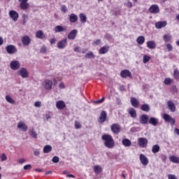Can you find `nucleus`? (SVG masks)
I'll use <instances>...</instances> for the list:
<instances>
[{"label":"nucleus","mask_w":179,"mask_h":179,"mask_svg":"<svg viewBox=\"0 0 179 179\" xmlns=\"http://www.w3.org/2000/svg\"><path fill=\"white\" fill-rule=\"evenodd\" d=\"M9 15L10 17H11L14 22H17V19H19V14L15 10H10Z\"/></svg>","instance_id":"15"},{"label":"nucleus","mask_w":179,"mask_h":179,"mask_svg":"<svg viewBox=\"0 0 179 179\" xmlns=\"http://www.w3.org/2000/svg\"><path fill=\"white\" fill-rule=\"evenodd\" d=\"M120 76L121 78H123V79L127 78H132V73L131 71H129V70L125 69L120 72Z\"/></svg>","instance_id":"10"},{"label":"nucleus","mask_w":179,"mask_h":179,"mask_svg":"<svg viewBox=\"0 0 179 179\" xmlns=\"http://www.w3.org/2000/svg\"><path fill=\"white\" fill-rule=\"evenodd\" d=\"M167 26L166 21H159L155 23L156 29H163V27H166Z\"/></svg>","instance_id":"19"},{"label":"nucleus","mask_w":179,"mask_h":179,"mask_svg":"<svg viewBox=\"0 0 179 179\" xmlns=\"http://www.w3.org/2000/svg\"><path fill=\"white\" fill-rule=\"evenodd\" d=\"M141 110L145 113H149V111H150V106H149V104L148 103H144L141 106Z\"/></svg>","instance_id":"31"},{"label":"nucleus","mask_w":179,"mask_h":179,"mask_svg":"<svg viewBox=\"0 0 179 179\" xmlns=\"http://www.w3.org/2000/svg\"><path fill=\"white\" fill-rule=\"evenodd\" d=\"M127 6H128V8H132V2L128 1L127 3Z\"/></svg>","instance_id":"63"},{"label":"nucleus","mask_w":179,"mask_h":179,"mask_svg":"<svg viewBox=\"0 0 179 179\" xmlns=\"http://www.w3.org/2000/svg\"><path fill=\"white\" fill-rule=\"evenodd\" d=\"M166 48L169 52H170L171 51H173V45L170 43L166 44Z\"/></svg>","instance_id":"49"},{"label":"nucleus","mask_w":179,"mask_h":179,"mask_svg":"<svg viewBox=\"0 0 179 179\" xmlns=\"http://www.w3.org/2000/svg\"><path fill=\"white\" fill-rule=\"evenodd\" d=\"M168 178L169 179H178V178H177V176H176V175H173V174L168 175Z\"/></svg>","instance_id":"52"},{"label":"nucleus","mask_w":179,"mask_h":179,"mask_svg":"<svg viewBox=\"0 0 179 179\" xmlns=\"http://www.w3.org/2000/svg\"><path fill=\"white\" fill-rule=\"evenodd\" d=\"M136 41L138 44H139L140 45H142V44L145 43V36H138L136 39Z\"/></svg>","instance_id":"38"},{"label":"nucleus","mask_w":179,"mask_h":179,"mask_svg":"<svg viewBox=\"0 0 179 179\" xmlns=\"http://www.w3.org/2000/svg\"><path fill=\"white\" fill-rule=\"evenodd\" d=\"M140 162L143 166H148L149 164V159L143 154L140 155Z\"/></svg>","instance_id":"12"},{"label":"nucleus","mask_w":179,"mask_h":179,"mask_svg":"<svg viewBox=\"0 0 179 179\" xmlns=\"http://www.w3.org/2000/svg\"><path fill=\"white\" fill-rule=\"evenodd\" d=\"M172 90H173V92H174L175 93H177V92H178V90H177V86H176V85H173V86H172Z\"/></svg>","instance_id":"57"},{"label":"nucleus","mask_w":179,"mask_h":179,"mask_svg":"<svg viewBox=\"0 0 179 179\" xmlns=\"http://www.w3.org/2000/svg\"><path fill=\"white\" fill-rule=\"evenodd\" d=\"M66 177L67 178H75V175H73V174H67V175L66 176Z\"/></svg>","instance_id":"59"},{"label":"nucleus","mask_w":179,"mask_h":179,"mask_svg":"<svg viewBox=\"0 0 179 179\" xmlns=\"http://www.w3.org/2000/svg\"><path fill=\"white\" fill-rule=\"evenodd\" d=\"M30 169H31V166L30 164L24 166V170H30Z\"/></svg>","instance_id":"54"},{"label":"nucleus","mask_w":179,"mask_h":179,"mask_svg":"<svg viewBox=\"0 0 179 179\" xmlns=\"http://www.w3.org/2000/svg\"><path fill=\"white\" fill-rule=\"evenodd\" d=\"M55 33H61L62 31H66V27H64L61 25H57L55 27Z\"/></svg>","instance_id":"27"},{"label":"nucleus","mask_w":179,"mask_h":179,"mask_svg":"<svg viewBox=\"0 0 179 179\" xmlns=\"http://www.w3.org/2000/svg\"><path fill=\"white\" fill-rule=\"evenodd\" d=\"M99 120L101 123L106 122V120H107V112L102 110L99 117Z\"/></svg>","instance_id":"22"},{"label":"nucleus","mask_w":179,"mask_h":179,"mask_svg":"<svg viewBox=\"0 0 179 179\" xmlns=\"http://www.w3.org/2000/svg\"><path fill=\"white\" fill-rule=\"evenodd\" d=\"M69 20L71 23H76L78 22V15L73 13H71L69 15Z\"/></svg>","instance_id":"26"},{"label":"nucleus","mask_w":179,"mask_h":179,"mask_svg":"<svg viewBox=\"0 0 179 179\" xmlns=\"http://www.w3.org/2000/svg\"><path fill=\"white\" fill-rule=\"evenodd\" d=\"M101 139L104 141L103 144L106 148L108 149H113V148H114L115 141L111 135L103 134L101 136Z\"/></svg>","instance_id":"1"},{"label":"nucleus","mask_w":179,"mask_h":179,"mask_svg":"<svg viewBox=\"0 0 179 179\" xmlns=\"http://www.w3.org/2000/svg\"><path fill=\"white\" fill-rule=\"evenodd\" d=\"M168 104V107L169 108V110L172 112L174 113V111H176V105L174 104V102H173V101L169 100L167 102Z\"/></svg>","instance_id":"24"},{"label":"nucleus","mask_w":179,"mask_h":179,"mask_svg":"<svg viewBox=\"0 0 179 179\" xmlns=\"http://www.w3.org/2000/svg\"><path fill=\"white\" fill-rule=\"evenodd\" d=\"M93 170L94 171V173H96V174H100V173H101V171H103V169L101 168V166H100V165H96L93 167Z\"/></svg>","instance_id":"33"},{"label":"nucleus","mask_w":179,"mask_h":179,"mask_svg":"<svg viewBox=\"0 0 179 179\" xmlns=\"http://www.w3.org/2000/svg\"><path fill=\"white\" fill-rule=\"evenodd\" d=\"M17 127L19 129H21V131H23V132H26L27 129H29V127H27V125H26V124L23 122H18Z\"/></svg>","instance_id":"16"},{"label":"nucleus","mask_w":179,"mask_h":179,"mask_svg":"<svg viewBox=\"0 0 179 179\" xmlns=\"http://www.w3.org/2000/svg\"><path fill=\"white\" fill-rule=\"evenodd\" d=\"M36 37L37 38H40L41 40H43V38H45V35L44 34V32H43V31L39 30V31H36Z\"/></svg>","instance_id":"30"},{"label":"nucleus","mask_w":179,"mask_h":179,"mask_svg":"<svg viewBox=\"0 0 179 179\" xmlns=\"http://www.w3.org/2000/svg\"><path fill=\"white\" fill-rule=\"evenodd\" d=\"M61 10L62 12H64V13H66V12H68V8H66V6L65 5L61 6Z\"/></svg>","instance_id":"48"},{"label":"nucleus","mask_w":179,"mask_h":179,"mask_svg":"<svg viewBox=\"0 0 179 179\" xmlns=\"http://www.w3.org/2000/svg\"><path fill=\"white\" fill-rule=\"evenodd\" d=\"M6 51L8 54H15L17 52V48L13 45H8L6 47Z\"/></svg>","instance_id":"4"},{"label":"nucleus","mask_w":179,"mask_h":179,"mask_svg":"<svg viewBox=\"0 0 179 179\" xmlns=\"http://www.w3.org/2000/svg\"><path fill=\"white\" fill-rule=\"evenodd\" d=\"M147 47H148L150 50H153L156 48V43L154 41H148L147 42Z\"/></svg>","instance_id":"34"},{"label":"nucleus","mask_w":179,"mask_h":179,"mask_svg":"<svg viewBox=\"0 0 179 179\" xmlns=\"http://www.w3.org/2000/svg\"><path fill=\"white\" fill-rule=\"evenodd\" d=\"M18 74L20 75V76H22V78H29V72L24 68H22L20 71H18Z\"/></svg>","instance_id":"14"},{"label":"nucleus","mask_w":179,"mask_h":179,"mask_svg":"<svg viewBox=\"0 0 179 179\" xmlns=\"http://www.w3.org/2000/svg\"><path fill=\"white\" fill-rule=\"evenodd\" d=\"M79 16L81 23H86V20H87L86 15H85L83 13H80Z\"/></svg>","instance_id":"39"},{"label":"nucleus","mask_w":179,"mask_h":179,"mask_svg":"<svg viewBox=\"0 0 179 179\" xmlns=\"http://www.w3.org/2000/svg\"><path fill=\"white\" fill-rule=\"evenodd\" d=\"M122 143L124 146H125V148H129V146L132 145V143L128 138H124L122 141Z\"/></svg>","instance_id":"29"},{"label":"nucleus","mask_w":179,"mask_h":179,"mask_svg":"<svg viewBox=\"0 0 179 179\" xmlns=\"http://www.w3.org/2000/svg\"><path fill=\"white\" fill-rule=\"evenodd\" d=\"M75 128L76 129H80L82 128V125L80 124V122H78V121L75 122Z\"/></svg>","instance_id":"47"},{"label":"nucleus","mask_w":179,"mask_h":179,"mask_svg":"<svg viewBox=\"0 0 179 179\" xmlns=\"http://www.w3.org/2000/svg\"><path fill=\"white\" fill-rule=\"evenodd\" d=\"M148 12H150V13L156 15L157 13H160V8H159V6L154 4L150 7Z\"/></svg>","instance_id":"5"},{"label":"nucleus","mask_w":179,"mask_h":179,"mask_svg":"<svg viewBox=\"0 0 179 179\" xmlns=\"http://www.w3.org/2000/svg\"><path fill=\"white\" fill-rule=\"evenodd\" d=\"M174 132L175 134H176V135L179 136V129L175 128Z\"/></svg>","instance_id":"64"},{"label":"nucleus","mask_w":179,"mask_h":179,"mask_svg":"<svg viewBox=\"0 0 179 179\" xmlns=\"http://www.w3.org/2000/svg\"><path fill=\"white\" fill-rule=\"evenodd\" d=\"M34 156H40V151L38 150L34 151Z\"/></svg>","instance_id":"58"},{"label":"nucleus","mask_w":179,"mask_h":179,"mask_svg":"<svg viewBox=\"0 0 179 179\" xmlns=\"http://www.w3.org/2000/svg\"><path fill=\"white\" fill-rule=\"evenodd\" d=\"M19 2H20V9H22V10H26L27 9L29 8V3L28 1L29 0H18Z\"/></svg>","instance_id":"8"},{"label":"nucleus","mask_w":179,"mask_h":179,"mask_svg":"<svg viewBox=\"0 0 179 179\" xmlns=\"http://www.w3.org/2000/svg\"><path fill=\"white\" fill-rule=\"evenodd\" d=\"M31 41V39H30V37L28 36H24L22 38V43L23 45H29Z\"/></svg>","instance_id":"21"},{"label":"nucleus","mask_w":179,"mask_h":179,"mask_svg":"<svg viewBox=\"0 0 179 179\" xmlns=\"http://www.w3.org/2000/svg\"><path fill=\"white\" fill-rule=\"evenodd\" d=\"M128 113L131 118H136V110L134 108H131L128 110Z\"/></svg>","instance_id":"28"},{"label":"nucleus","mask_w":179,"mask_h":179,"mask_svg":"<svg viewBox=\"0 0 179 179\" xmlns=\"http://www.w3.org/2000/svg\"><path fill=\"white\" fill-rule=\"evenodd\" d=\"M59 87H60V89H65V85L64 83H60Z\"/></svg>","instance_id":"62"},{"label":"nucleus","mask_w":179,"mask_h":179,"mask_svg":"<svg viewBox=\"0 0 179 179\" xmlns=\"http://www.w3.org/2000/svg\"><path fill=\"white\" fill-rule=\"evenodd\" d=\"M110 130L113 134H117L121 132V126L117 123H115L110 126Z\"/></svg>","instance_id":"3"},{"label":"nucleus","mask_w":179,"mask_h":179,"mask_svg":"<svg viewBox=\"0 0 179 179\" xmlns=\"http://www.w3.org/2000/svg\"><path fill=\"white\" fill-rule=\"evenodd\" d=\"M138 145L140 148H146L148 145V139L143 137L138 138Z\"/></svg>","instance_id":"13"},{"label":"nucleus","mask_w":179,"mask_h":179,"mask_svg":"<svg viewBox=\"0 0 179 179\" xmlns=\"http://www.w3.org/2000/svg\"><path fill=\"white\" fill-rule=\"evenodd\" d=\"M68 45V39L64 38L62 41H59L57 43V48L59 50H64L65 47Z\"/></svg>","instance_id":"7"},{"label":"nucleus","mask_w":179,"mask_h":179,"mask_svg":"<svg viewBox=\"0 0 179 179\" xmlns=\"http://www.w3.org/2000/svg\"><path fill=\"white\" fill-rule=\"evenodd\" d=\"M152 153H159L160 152V146L159 145H155L152 148Z\"/></svg>","instance_id":"37"},{"label":"nucleus","mask_w":179,"mask_h":179,"mask_svg":"<svg viewBox=\"0 0 179 179\" xmlns=\"http://www.w3.org/2000/svg\"><path fill=\"white\" fill-rule=\"evenodd\" d=\"M56 41H57V39H55V38H52L51 40H50V44H54L55 43H56Z\"/></svg>","instance_id":"61"},{"label":"nucleus","mask_w":179,"mask_h":179,"mask_svg":"<svg viewBox=\"0 0 179 179\" xmlns=\"http://www.w3.org/2000/svg\"><path fill=\"white\" fill-rule=\"evenodd\" d=\"M41 54H45L47 52V47L45 45H43L40 50Z\"/></svg>","instance_id":"46"},{"label":"nucleus","mask_w":179,"mask_h":179,"mask_svg":"<svg viewBox=\"0 0 179 179\" xmlns=\"http://www.w3.org/2000/svg\"><path fill=\"white\" fill-rule=\"evenodd\" d=\"M52 162L53 163H58L59 162V157H58L57 156L53 157V158L52 159Z\"/></svg>","instance_id":"50"},{"label":"nucleus","mask_w":179,"mask_h":179,"mask_svg":"<svg viewBox=\"0 0 179 179\" xmlns=\"http://www.w3.org/2000/svg\"><path fill=\"white\" fill-rule=\"evenodd\" d=\"M56 107L58 108V110H64V108L66 107V105L64 101H58L56 103Z\"/></svg>","instance_id":"20"},{"label":"nucleus","mask_w":179,"mask_h":179,"mask_svg":"<svg viewBox=\"0 0 179 179\" xmlns=\"http://www.w3.org/2000/svg\"><path fill=\"white\" fill-rule=\"evenodd\" d=\"M85 58H87L88 59H93L94 58V54L93 52H89L85 54Z\"/></svg>","instance_id":"40"},{"label":"nucleus","mask_w":179,"mask_h":179,"mask_svg":"<svg viewBox=\"0 0 179 179\" xmlns=\"http://www.w3.org/2000/svg\"><path fill=\"white\" fill-rule=\"evenodd\" d=\"M6 100L8 103H10V104H15V101L10 97L9 95L6 96Z\"/></svg>","instance_id":"41"},{"label":"nucleus","mask_w":179,"mask_h":179,"mask_svg":"<svg viewBox=\"0 0 179 179\" xmlns=\"http://www.w3.org/2000/svg\"><path fill=\"white\" fill-rule=\"evenodd\" d=\"M43 86L45 90H51L52 89V80H45L43 83Z\"/></svg>","instance_id":"9"},{"label":"nucleus","mask_w":179,"mask_h":179,"mask_svg":"<svg viewBox=\"0 0 179 179\" xmlns=\"http://www.w3.org/2000/svg\"><path fill=\"white\" fill-rule=\"evenodd\" d=\"M100 43H101V39H97L96 41H94V44H95V45H99Z\"/></svg>","instance_id":"56"},{"label":"nucleus","mask_w":179,"mask_h":179,"mask_svg":"<svg viewBox=\"0 0 179 179\" xmlns=\"http://www.w3.org/2000/svg\"><path fill=\"white\" fill-rule=\"evenodd\" d=\"M78 35V29L72 30L68 35L69 40H75Z\"/></svg>","instance_id":"17"},{"label":"nucleus","mask_w":179,"mask_h":179,"mask_svg":"<svg viewBox=\"0 0 179 179\" xmlns=\"http://www.w3.org/2000/svg\"><path fill=\"white\" fill-rule=\"evenodd\" d=\"M25 162H26V159L23 158L18 160V163H20V164H23V163H24Z\"/></svg>","instance_id":"60"},{"label":"nucleus","mask_w":179,"mask_h":179,"mask_svg":"<svg viewBox=\"0 0 179 179\" xmlns=\"http://www.w3.org/2000/svg\"><path fill=\"white\" fill-rule=\"evenodd\" d=\"M169 160L172 163H178V164H179V157H176V156H174V155L171 156L169 157Z\"/></svg>","instance_id":"36"},{"label":"nucleus","mask_w":179,"mask_h":179,"mask_svg":"<svg viewBox=\"0 0 179 179\" xmlns=\"http://www.w3.org/2000/svg\"><path fill=\"white\" fill-rule=\"evenodd\" d=\"M130 103L132 107H134V108H138L139 107V101H138L135 97L131 98Z\"/></svg>","instance_id":"18"},{"label":"nucleus","mask_w":179,"mask_h":179,"mask_svg":"<svg viewBox=\"0 0 179 179\" xmlns=\"http://www.w3.org/2000/svg\"><path fill=\"white\" fill-rule=\"evenodd\" d=\"M104 99H105V98L102 97L101 99L94 101V103L95 104H101V103H103V101H104Z\"/></svg>","instance_id":"51"},{"label":"nucleus","mask_w":179,"mask_h":179,"mask_svg":"<svg viewBox=\"0 0 179 179\" xmlns=\"http://www.w3.org/2000/svg\"><path fill=\"white\" fill-rule=\"evenodd\" d=\"M140 124H143V125H146L148 122H149V115L146 114H143L139 117Z\"/></svg>","instance_id":"6"},{"label":"nucleus","mask_w":179,"mask_h":179,"mask_svg":"<svg viewBox=\"0 0 179 179\" xmlns=\"http://www.w3.org/2000/svg\"><path fill=\"white\" fill-rule=\"evenodd\" d=\"M149 61H150V57L148 56V55H145L143 57V64H148V62H149Z\"/></svg>","instance_id":"43"},{"label":"nucleus","mask_w":179,"mask_h":179,"mask_svg":"<svg viewBox=\"0 0 179 179\" xmlns=\"http://www.w3.org/2000/svg\"><path fill=\"white\" fill-rule=\"evenodd\" d=\"M52 150V147L50 145H46L43 148V153H50Z\"/></svg>","instance_id":"35"},{"label":"nucleus","mask_w":179,"mask_h":179,"mask_svg":"<svg viewBox=\"0 0 179 179\" xmlns=\"http://www.w3.org/2000/svg\"><path fill=\"white\" fill-rule=\"evenodd\" d=\"M109 50H110V47H108V46H103V47H102V48H101L99 49V52L101 55L107 54V52L109 51Z\"/></svg>","instance_id":"32"},{"label":"nucleus","mask_w":179,"mask_h":179,"mask_svg":"<svg viewBox=\"0 0 179 179\" xmlns=\"http://www.w3.org/2000/svg\"><path fill=\"white\" fill-rule=\"evenodd\" d=\"M171 82H173V80L171 79V78H165L164 81V83L165 85H171Z\"/></svg>","instance_id":"45"},{"label":"nucleus","mask_w":179,"mask_h":179,"mask_svg":"<svg viewBox=\"0 0 179 179\" xmlns=\"http://www.w3.org/2000/svg\"><path fill=\"white\" fill-rule=\"evenodd\" d=\"M29 134L31 138H34V139H37L38 134H37V132H36V130H34V128L29 129Z\"/></svg>","instance_id":"25"},{"label":"nucleus","mask_w":179,"mask_h":179,"mask_svg":"<svg viewBox=\"0 0 179 179\" xmlns=\"http://www.w3.org/2000/svg\"><path fill=\"white\" fill-rule=\"evenodd\" d=\"M35 107H41V101H36L34 103Z\"/></svg>","instance_id":"55"},{"label":"nucleus","mask_w":179,"mask_h":179,"mask_svg":"<svg viewBox=\"0 0 179 179\" xmlns=\"http://www.w3.org/2000/svg\"><path fill=\"white\" fill-rule=\"evenodd\" d=\"M162 118L166 122H170L171 125H174V124H176V120L174 118L171 117V116H170V115H169L167 113H164L162 116Z\"/></svg>","instance_id":"2"},{"label":"nucleus","mask_w":179,"mask_h":179,"mask_svg":"<svg viewBox=\"0 0 179 179\" xmlns=\"http://www.w3.org/2000/svg\"><path fill=\"white\" fill-rule=\"evenodd\" d=\"M174 78L179 79V71L178 69H176L173 71Z\"/></svg>","instance_id":"44"},{"label":"nucleus","mask_w":179,"mask_h":179,"mask_svg":"<svg viewBox=\"0 0 179 179\" xmlns=\"http://www.w3.org/2000/svg\"><path fill=\"white\" fill-rule=\"evenodd\" d=\"M164 43H169L171 40V36L170 34H166L163 36Z\"/></svg>","instance_id":"42"},{"label":"nucleus","mask_w":179,"mask_h":179,"mask_svg":"<svg viewBox=\"0 0 179 179\" xmlns=\"http://www.w3.org/2000/svg\"><path fill=\"white\" fill-rule=\"evenodd\" d=\"M6 160H8V157L5 154L3 153L1 155V162H6Z\"/></svg>","instance_id":"53"},{"label":"nucleus","mask_w":179,"mask_h":179,"mask_svg":"<svg viewBox=\"0 0 179 179\" xmlns=\"http://www.w3.org/2000/svg\"><path fill=\"white\" fill-rule=\"evenodd\" d=\"M10 67L13 71H17V69L20 68V63L17 60H13L10 62Z\"/></svg>","instance_id":"11"},{"label":"nucleus","mask_w":179,"mask_h":179,"mask_svg":"<svg viewBox=\"0 0 179 179\" xmlns=\"http://www.w3.org/2000/svg\"><path fill=\"white\" fill-rule=\"evenodd\" d=\"M149 124L153 125V127H156L159 124V119L156 117H150L148 120Z\"/></svg>","instance_id":"23"}]
</instances>
